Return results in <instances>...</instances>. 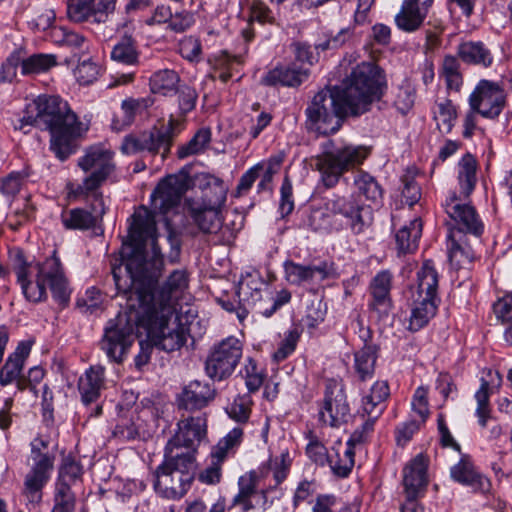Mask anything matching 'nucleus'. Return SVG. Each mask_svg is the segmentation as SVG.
<instances>
[{"instance_id": "obj_57", "label": "nucleus", "mask_w": 512, "mask_h": 512, "mask_svg": "<svg viewBox=\"0 0 512 512\" xmlns=\"http://www.w3.org/2000/svg\"><path fill=\"white\" fill-rule=\"evenodd\" d=\"M240 373L245 379V384L249 392H255L262 386L264 375L253 359H247V363Z\"/></svg>"}, {"instance_id": "obj_11", "label": "nucleus", "mask_w": 512, "mask_h": 512, "mask_svg": "<svg viewBox=\"0 0 512 512\" xmlns=\"http://www.w3.org/2000/svg\"><path fill=\"white\" fill-rule=\"evenodd\" d=\"M242 351L243 345L238 338L230 336L223 339L212 348L206 359L207 375L218 381L229 377L238 365Z\"/></svg>"}, {"instance_id": "obj_3", "label": "nucleus", "mask_w": 512, "mask_h": 512, "mask_svg": "<svg viewBox=\"0 0 512 512\" xmlns=\"http://www.w3.org/2000/svg\"><path fill=\"white\" fill-rule=\"evenodd\" d=\"M34 126L50 132V148L61 161L75 152V140L87 131L68 103L52 95H40L29 102L23 116L14 123V128L24 134Z\"/></svg>"}, {"instance_id": "obj_13", "label": "nucleus", "mask_w": 512, "mask_h": 512, "mask_svg": "<svg viewBox=\"0 0 512 512\" xmlns=\"http://www.w3.org/2000/svg\"><path fill=\"white\" fill-rule=\"evenodd\" d=\"M191 185V178L185 169L163 178L151 195L154 209L165 214L178 206Z\"/></svg>"}, {"instance_id": "obj_18", "label": "nucleus", "mask_w": 512, "mask_h": 512, "mask_svg": "<svg viewBox=\"0 0 512 512\" xmlns=\"http://www.w3.org/2000/svg\"><path fill=\"white\" fill-rule=\"evenodd\" d=\"M177 426V432L174 437L168 441L165 448L170 454L174 453V449L179 447L195 449L206 437L207 420L203 415L181 419Z\"/></svg>"}, {"instance_id": "obj_63", "label": "nucleus", "mask_w": 512, "mask_h": 512, "mask_svg": "<svg viewBox=\"0 0 512 512\" xmlns=\"http://www.w3.org/2000/svg\"><path fill=\"white\" fill-rule=\"evenodd\" d=\"M145 141L144 131L138 134H129L124 137L120 149L128 155L146 152Z\"/></svg>"}, {"instance_id": "obj_47", "label": "nucleus", "mask_w": 512, "mask_h": 512, "mask_svg": "<svg viewBox=\"0 0 512 512\" xmlns=\"http://www.w3.org/2000/svg\"><path fill=\"white\" fill-rule=\"evenodd\" d=\"M358 192L367 200L377 202L382 198V189L374 177L364 171H358L354 178Z\"/></svg>"}, {"instance_id": "obj_7", "label": "nucleus", "mask_w": 512, "mask_h": 512, "mask_svg": "<svg viewBox=\"0 0 512 512\" xmlns=\"http://www.w3.org/2000/svg\"><path fill=\"white\" fill-rule=\"evenodd\" d=\"M13 270L19 284L31 280L32 277H47L48 285L54 299L65 306L70 299V288L61 268L60 260L53 255L43 263L28 262L21 251L14 254Z\"/></svg>"}, {"instance_id": "obj_17", "label": "nucleus", "mask_w": 512, "mask_h": 512, "mask_svg": "<svg viewBox=\"0 0 512 512\" xmlns=\"http://www.w3.org/2000/svg\"><path fill=\"white\" fill-rule=\"evenodd\" d=\"M243 438L240 427L233 428L219 440L211 452V463L199 474V480L205 484H216L221 478V465L230 452L238 447Z\"/></svg>"}, {"instance_id": "obj_59", "label": "nucleus", "mask_w": 512, "mask_h": 512, "mask_svg": "<svg viewBox=\"0 0 512 512\" xmlns=\"http://www.w3.org/2000/svg\"><path fill=\"white\" fill-rule=\"evenodd\" d=\"M100 71V66L89 58L79 62L74 74L80 84L89 85L98 78Z\"/></svg>"}, {"instance_id": "obj_55", "label": "nucleus", "mask_w": 512, "mask_h": 512, "mask_svg": "<svg viewBox=\"0 0 512 512\" xmlns=\"http://www.w3.org/2000/svg\"><path fill=\"white\" fill-rule=\"evenodd\" d=\"M252 399L249 394L239 395L226 408L229 417L238 423L248 421L251 414Z\"/></svg>"}, {"instance_id": "obj_64", "label": "nucleus", "mask_w": 512, "mask_h": 512, "mask_svg": "<svg viewBox=\"0 0 512 512\" xmlns=\"http://www.w3.org/2000/svg\"><path fill=\"white\" fill-rule=\"evenodd\" d=\"M308 457L318 465H325L328 462L329 454L322 442L312 437L306 447Z\"/></svg>"}, {"instance_id": "obj_2", "label": "nucleus", "mask_w": 512, "mask_h": 512, "mask_svg": "<svg viewBox=\"0 0 512 512\" xmlns=\"http://www.w3.org/2000/svg\"><path fill=\"white\" fill-rule=\"evenodd\" d=\"M382 70L362 62L351 72L342 87L319 91L306 108L308 130L320 135L336 133L347 117H357L370 110L381 96Z\"/></svg>"}, {"instance_id": "obj_42", "label": "nucleus", "mask_w": 512, "mask_h": 512, "mask_svg": "<svg viewBox=\"0 0 512 512\" xmlns=\"http://www.w3.org/2000/svg\"><path fill=\"white\" fill-rule=\"evenodd\" d=\"M440 76L444 78L448 89L455 91L460 90L463 83V77L460 71V62L456 56H444L441 64Z\"/></svg>"}, {"instance_id": "obj_33", "label": "nucleus", "mask_w": 512, "mask_h": 512, "mask_svg": "<svg viewBox=\"0 0 512 512\" xmlns=\"http://www.w3.org/2000/svg\"><path fill=\"white\" fill-rule=\"evenodd\" d=\"M438 274L430 261L424 262L417 272V284L412 290L415 297L438 300Z\"/></svg>"}, {"instance_id": "obj_37", "label": "nucleus", "mask_w": 512, "mask_h": 512, "mask_svg": "<svg viewBox=\"0 0 512 512\" xmlns=\"http://www.w3.org/2000/svg\"><path fill=\"white\" fill-rule=\"evenodd\" d=\"M389 396V386L386 381H377L370 389V393L363 397L362 406L368 417L377 419L384 410L383 402Z\"/></svg>"}, {"instance_id": "obj_14", "label": "nucleus", "mask_w": 512, "mask_h": 512, "mask_svg": "<svg viewBox=\"0 0 512 512\" xmlns=\"http://www.w3.org/2000/svg\"><path fill=\"white\" fill-rule=\"evenodd\" d=\"M466 199L452 192L443 203V207L459 232L481 237L484 232V223L475 207L465 202Z\"/></svg>"}, {"instance_id": "obj_32", "label": "nucleus", "mask_w": 512, "mask_h": 512, "mask_svg": "<svg viewBox=\"0 0 512 512\" xmlns=\"http://www.w3.org/2000/svg\"><path fill=\"white\" fill-rule=\"evenodd\" d=\"M478 163L476 158L466 153L457 164V180L460 188L458 195L469 198L477 182Z\"/></svg>"}, {"instance_id": "obj_41", "label": "nucleus", "mask_w": 512, "mask_h": 512, "mask_svg": "<svg viewBox=\"0 0 512 512\" xmlns=\"http://www.w3.org/2000/svg\"><path fill=\"white\" fill-rule=\"evenodd\" d=\"M377 350L373 345H365L355 353V371L361 380L370 378L374 373Z\"/></svg>"}, {"instance_id": "obj_61", "label": "nucleus", "mask_w": 512, "mask_h": 512, "mask_svg": "<svg viewBox=\"0 0 512 512\" xmlns=\"http://www.w3.org/2000/svg\"><path fill=\"white\" fill-rule=\"evenodd\" d=\"M439 129L450 132L453 121L456 119V109L450 100L438 104V113L435 116Z\"/></svg>"}, {"instance_id": "obj_19", "label": "nucleus", "mask_w": 512, "mask_h": 512, "mask_svg": "<svg viewBox=\"0 0 512 512\" xmlns=\"http://www.w3.org/2000/svg\"><path fill=\"white\" fill-rule=\"evenodd\" d=\"M95 0H68L67 15L76 23L100 24L106 22L108 15L115 9V0H101L97 7Z\"/></svg>"}, {"instance_id": "obj_54", "label": "nucleus", "mask_w": 512, "mask_h": 512, "mask_svg": "<svg viewBox=\"0 0 512 512\" xmlns=\"http://www.w3.org/2000/svg\"><path fill=\"white\" fill-rule=\"evenodd\" d=\"M241 63V57L230 55L226 51H222L217 54L213 59V67L215 70L214 77H218L223 83L227 82L231 78L230 71L234 65Z\"/></svg>"}, {"instance_id": "obj_23", "label": "nucleus", "mask_w": 512, "mask_h": 512, "mask_svg": "<svg viewBox=\"0 0 512 512\" xmlns=\"http://www.w3.org/2000/svg\"><path fill=\"white\" fill-rule=\"evenodd\" d=\"M215 396L216 389L212 384L194 380L184 386L178 397V406L190 411L200 410L212 402Z\"/></svg>"}, {"instance_id": "obj_4", "label": "nucleus", "mask_w": 512, "mask_h": 512, "mask_svg": "<svg viewBox=\"0 0 512 512\" xmlns=\"http://www.w3.org/2000/svg\"><path fill=\"white\" fill-rule=\"evenodd\" d=\"M132 223L129 227V234L127 240L123 242L121 250V261L118 267L122 269V277L126 278L130 273L127 270V258L125 255V248L131 247L134 254H140L145 258V261H150L154 256L159 258L161 266L159 269V279L163 268V256L157 244V229L155 215L146 207L138 208L133 216ZM116 266H113L112 270ZM158 280H156L152 293L154 295V303L158 309H161L162 304L173 305L172 298L177 297L188 287V275L185 270L173 271L160 291H156Z\"/></svg>"}, {"instance_id": "obj_28", "label": "nucleus", "mask_w": 512, "mask_h": 512, "mask_svg": "<svg viewBox=\"0 0 512 512\" xmlns=\"http://www.w3.org/2000/svg\"><path fill=\"white\" fill-rule=\"evenodd\" d=\"M105 387L104 368L93 366L80 377L78 389L85 405L96 402Z\"/></svg>"}, {"instance_id": "obj_52", "label": "nucleus", "mask_w": 512, "mask_h": 512, "mask_svg": "<svg viewBox=\"0 0 512 512\" xmlns=\"http://www.w3.org/2000/svg\"><path fill=\"white\" fill-rule=\"evenodd\" d=\"M211 141V131L208 128H202L193 136V138L185 145L181 146L177 155L180 159L190 155L201 153Z\"/></svg>"}, {"instance_id": "obj_20", "label": "nucleus", "mask_w": 512, "mask_h": 512, "mask_svg": "<svg viewBox=\"0 0 512 512\" xmlns=\"http://www.w3.org/2000/svg\"><path fill=\"white\" fill-rule=\"evenodd\" d=\"M285 279L293 285H301L314 280H325L336 276L332 263L320 262L319 264L302 265L293 261L284 263Z\"/></svg>"}, {"instance_id": "obj_50", "label": "nucleus", "mask_w": 512, "mask_h": 512, "mask_svg": "<svg viewBox=\"0 0 512 512\" xmlns=\"http://www.w3.org/2000/svg\"><path fill=\"white\" fill-rule=\"evenodd\" d=\"M262 285L263 284L256 278H243L239 282L236 291L239 301L247 303L249 305H256L257 302L262 299Z\"/></svg>"}, {"instance_id": "obj_6", "label": "nucleus", "mask_w": 512, "mask_h": 512, "mask_svg": "<svg viewBox=\"0 0 512 512\" xmlns=\"http://www.w3.org/2000/svg\"><path fill=\"white\" fill-rule=\"evenodd\" d=\"M194 479V457L191 452L168 453L156 471L154 488L167 499L182 498L190 489Z\"/></svg>"}, {"instance_id": "obj_39", "label": "nucleus", "mask_w": 512, "mask_h": 512, "mask_svg": "<svg viewBox=\"0 0 512 512\" xmlns=\"http://www.w3.org/2000/svg\"><path fill=\"white\" fill-rule=\"evenodd\" d=\"M412 298L413 308L410 317V329L416 331L424 327L435 315L437 301L415 297V295H412Z\"/></svg>"}, {"instance_id": "obj_45", "label": "nucleus", "mask_w": 512, "mask_h": 512, "mask_svg": "<svg viewBox=\"0 0 512 512\" xmlns=\"http://www.w3.org/2000/svg\"><path fill=\"white\" fill-rule=\"evenodd\" d=\"M448 256L450 263L456 268H463L471 264L475 258V253L468 245H463L461 240L450 237L448 245Z\"/></svg>"}, {"instance_id": "obj_16", "label": "nucleus", "mask_w": 512, "mask_h": 512, "mask_svg": "<svg viewBox=\"0 0 512 512\" xmlns=\"http://www.w3.org/2000/svg\"><path fill=\"white\" fill-rule=\"evenodd\" d=\"M471 110L485 118H497L505 106V93L494 82L481 80L469 97Z\"/></svg>"}, {"instance_id": "obj_8", "label": "nucleus", "mask_w": 512, "mask_h": 512, "mask_svg": "<svg viewBox=\"0 0 512 512\" xmlns=\"http://www.w3.org/2000/svg\"><path fill=\"white\" fill-rule=\"evenodd\" d=\"M125 295L128 296V293ZM127 307L129 314L120 313L114 320L109 321L100 341V347L107 357L117 363L123 361L134 343V329L136 325H139V321L136 320L137 309H132L128 302Z\"/></svg>"}, {"instance_id": "obj_40", "label": "nucleus", "mask_w": 512, "mask_h": 512, "mask_svg": "<svg viewBox=\"0 0 512 512\" xmlns=\"http://www.w3.org/2000/svg\"><path fill=\"white\" fill-rule=\"evenodd\" d=\"M422 233V222L413 219L408 225L403 226L396 234L398 250L402 253H411L418 247V241Z\"/></svg>"}, {"instance_id": "obj_29", "label": "nucleus", "mask_w": 512, "mask_h": 512, "mask_svg": "<svg viewBox=\"0 0 512 512\" xmlns=\"http://www.w3.org/2000/svg\"><path fill=\"white\" fill-rule=\"evenodd\" d=\"M308 76L304 69L296 68L294 66H276L269 70L261 79V83L266 86H298Z\"/></svg>"}, {"instance_id": "obj_1", "label": "nucleus", "mask_w": 512, "mask_h": 512, "mask_svg": "<svg viewBox=\"0 0 512 512\" xmlns=\"http://www.w3.org/2000/svg\"><path fill=\"white\" fill-rule=\"evenodd\" d=\"M127 270L130 273L122 277V269H113V280L117 293H128V303L137 309L136 320L145 327L154 345L171 352L182 347L186 342L187 327L180 322L173 305L162 304L161 309L154 303L153 287L159 275L161 262L155 256L150 261L140 254H134L131 247L125 248Z\"/></svg>"}, {"instance_id": "obj_44", "label": "nucleus", "mask_w": 512, "mask_h": 512, "mask_svg": "<svg viewBox=\"0 0 512 512\" xmlns=\"http://www.w3.org/2000/svg\"><path fill=\"white\" fill-rule=\"evenodd\" d=\"M76 489L67 484L56 483L54 491V505L51 512H73L76 506Z\"/></svg>"}, {"instance_id": "obj_62", "label": "nucleus", "mask_w": 512, "mask_h": 512, "mask_svg": "<svg viewBox=\"0 0 512 512\" xmlns=\"http://www.w3.org/2000/svg\"><path fill=\"white\" fill-rule=\"evenodd\" d=\"M18 67L22 68V50H15L2 64L0 69V81L12 82L16 75Z\"/></svg>"}, {"instance_id": "obj_48", "label": "nucleus", "mask_w": 512, "mask_h": 512, "mask_svg": "<svg viewBox=\"0 0 512 512\" xmlns=\"http://www.w3.org/2000/svg\"><path fill=\"white\" fill-rule=\"evenodd\" d=\"M111 58L126 65L136 64L138 62V52L135 47V41L130 36L123 37L114 46Z\"/></svg>"}, {"instance_id": "obj_60", "label": "nucleus", "mask_w": 512, "mask_h": 512, "mask_svg": "<svg viewBox=\"0 0 512 512\" xmlns=\"http://www.w3.org/2000/svg\"><path fill=\"white\" fill-rule=\"evenodd\" d=\"M46 283L47 277H37L34 282L29 280L20 285L27 300L38 302L46 297Z\"/></svg>"}, {"instance_id": "obj_58", "label": "nucleus", "mask_w": 512, "mask_h": 512, "mask_svg": "<svg viewBox=\"0 0 512 512\" xmlns=\"http://www.w3.org/2000/svg\"><path fill=\"white\" fill-rule=\"evenodd\" d=\"M299 338L300 333L296 328L287 331L273 354V360L279 363L287 359L295 351Z\"/></svg>"}, {"instance_id": "obj_30", "label": "nucleus", "mask_w": 512, "mask_h": 512, "mask_svg": "<svg viewBox=\"0 0 512 512\" xmlns=\"http://www.w3.org/2000/svg\"><path fill=\"white\" fill-rule=\"evenodd\" d=\"M31 346L28 343H20L16 350L7 358L0 369V385L12 384L22 374L25 360L29 356Z\"/></svg>"}, {"instance_id": "obj_56", "label": "nucleus", "mask_w": 512, "mask_h": 512, "mask_svg": "<svg viewBox=\"0 0 512 512\" xmlns=\"http://www.w3.org/2000/svg\"><path fill=\"white\" fill-rule=\"evenodd\" d=\"M489 390L490 382L488 380L482 379L480 388L475 393V399L477 401L476 414L482 427L486 426V422L490 417Z\"/></svg>"}, {"instance_id": "obj_9", "label": "nucleus", "mask_w": 512, "mask_h": 512, "mask_svg": "<svg viewBox=\"0 0 512 512\" xmlns=\"http://www.w3.org/2000/svg\"><path fill=\"white\" fill-rule=\"evenodd\" d=\"M114 153L102 146H92L79 158L78 166L89 173L79 184L74 193L88 195L95 192L115 170Z\"/></svg>"}, {"instance_id": "obj_35", "label": "nucleus", "mask_w": 512, "mask_h": 512, "mask_svg": "<svg viewBox=\"0 0 512 512\" xmlns=\"http://www.w3.org/2000/svg\"><path fill=\"white\" fill-rule=\"evenodd\" d=\"M354 451L346 448L340 441L337 442L329 454L328 464L334 475L340 478L347 477L354 467Z\"/></svg>"}, {"instance_id": "obj_5", "label": "nucleus", "mask_w": 512, "mask_h": 512, "mask_svg": "<svg viewBox=\"0 0 512 512\" xmlns=\"http://www.w3.org/2000/svg\"><path fill=\"white\" fill-rule=\"evenodd\" d=\"M370 148L363 145H345L334 148L332 141L323 145V151L314 159V167L326 188L335 187L342 175L361 165L369 156Z\"/></svg>"}, {"instance_id": "obj_27", "label": "nucleus", "mask_w": 512, "mask_h": 512, "mask_svg": "<svg viewBox=\"0 0 512 512\" xmlns=\"http://www.w3.org/2000/svg\"><path fill=\"white\" fill-rule=\"evenodd\" d=\"M430 6L419 5V2L412 0H403L400 11L395 16L396 26L404 32H414L418 30L427 17Z\"/></svg>"}, {"instance_id": "obj_21", "label": "nucleus", "mask_w": 512, "mask_h": 512, "mask_svg": "<svg viewBox=\"0 0 512 512\" xmlns=\"http://www.w3.org/2000/svg\"><path fill=\"white\" fill-rule=\"evenodd\" d=\"M52 468L53 458L42 457L25 476L23 495L30 504L38 505L42 501V490L50 478Z\"/></svg>"}, {"instance_id": "obj_25", "label": "nucleus", "mask_w": 512, "mask_h": 512, "mask_svg": "<svg viewBox=\"0 0 512 512\" xmlns=\"http://www.w3.org/2000/svg\"><path fill=\"white\" fill-rule=\"evenodd\" d=\"M451 478L474 491L486 492L489 490L490 482L474 466L469 456L464 455L460 461L451 467Z\"/></svg>"}, {"instance_id": "obj_10", "label": "nucleus", "mask_w": 512, "mask_h": 512, "mask_svg": "<svg viewBox=\"0 0 512 512\" xmlns=\"http://www.w3.org/2000/svg\"><path fill=\"white\" fill-rule=\"evenodd\" d=\"M225 201V189L216 184L205 191L201 202H188L189 215L203 233H215L220 229V208Z\"/></svg>"}, {"instance_id": "obj_26", "label": "nucleus", "mask_w": 512, "mask_h": 512, "mask_svg": "<svg viewBox=\"0 0 512 512\" xmlns=\"http://www.w3.org/2000/svg\"><path fill=\"white\" fill-rule=\"evenodd\" d=\"M428 459L418 454L404 469L403 483L407 497L416 498L427 485Z\"/></svg>"}, {"instance_id": "obj_34", "label": "nucleus", "mask_w": 512, "mask_h": 512, "mask_svg": "<svg viewBox=\"0 0 512 512\" xmlns=\"http://www.w3.org/2000/svg\"><path fill=\"white\" fill-rule=\"evenodd\" d=\"M392 275L388 271L379 272L372 280L370 289L373 296L371 307L386 312L390 306V289Z\"/></svg>"}, {"instance_id": "obj_49", "label": "nucleus", "mask_w": 512, "mask_h": 512, "mask_svg": "<svg viewBox=\"0 0 512 512\" xmlns=\"http://www.w3.org/2000/svg\"><path fill=\"white\" fill-rule=\"evenodd\" d=\"M82 467L72 457L67 456L63 458L59 477L56 483L67 484L72 489H76L81 482Z\"/></svg>"}, {"instance_id": "obj_46", "label": "nucleus", "mask_w": 512, "mask_h": 512, "mask_svg": "<svg viewBox=\"0 0 512 512\" xmlns=\"http://www.w3.org/2000/svg\"><path fill=\"white\" fill-rule=\"evenodd\" d=\"M62 222L67 229L86 230L96 224V217L84 209L75 208L62 214Z\"/></svg>"}, {"instance_id": "obj_38", "label": "nucleus", "mask_w": 512, "mask_h": 512, "mask_svg": "<svg viewBox=\"0 0 512 512\" xmlns=\"http://www.w3.org/2000/svg\"><path fill=\"white\" fill-rule=\"evenodd\" d=\"M180 76L172 69H162L156 71L149 81L150 90L154 94L164 96L172 95L178 92Z\"/></svg>"}, {"instance_id": "obj_51", "label": "nucleus", "mask_w": 512, "mask_h": 512, "mask_svg": "<svg viewBox=\"0 0 512 512\" xmlns=\"http://www.w3.org/2000/svg\"><path fill=\"white\" fill-rule=\"evenodd\" d=\"M290 465L291 460L289 457V453L285 451L282 452L280 456H277L274 459H270L267 466H262L268 469V475L270 474V472H272L273 483L269 482V488H276L280 483H282L286 479Z\"/></svg>"}, {"instance_id": "obj_15", "label": "nucleus", "mask_w": 512, "mask_h": 512, "mask_svg": "<svg viewBox=\"0 0 512 512\" xmlns=\"http://www.w3.org/2000/svg\"><path fill=\"white\" fill-rule=\"evenodd\" d=\"M319 415L320 420L331 427H339L347 421L350 408L341 381L336 379L326 381L323 406Z\"/></svg>"}, {"instance_id": "obj_36", "label": "nucleus", "mask_w": 512, "mask_h": 512, "mask_svg": "<svg viewBox=\"0 0 512 512\" xmlns=\"http://www.w3.org/2000/svg\"><path fill=\"white\" fill-rule=\"evenodd\" d=\"M458 56L468 64L489 67L493 63L491 51L482 42H464L458 46Z\"/></svg>"}, {"instance_id": "obj_43", "label": "nucleus", "mask_w": 512, "mask_h": 512, "mask_svg": "<svg viewBox=\"0 0 512 512\" xmlns=\"http://www.w3.org/2000/svg\"><path fill=\"white\" fill-rule=\"evenodd\" d=\"M56 65L55 56L50 54H33L25 57L22 51V75L40 74Z\"/></svg>"}, {"instance_id": "obj_24", "label": "nucleus", "mask_w": 512, "mask_h": 512, "mask_svg": "<svg viewBox=\"0 0 512 512\" xmlns=\"http://www.w3.org/2000/svg\"><path fill=\"white\" fill-rule=\"evenodd\" d=\"M178 124L176 120L171 118L167 124L162 123L159 126H153L151 129L144 131L146 152L151 155L161 154L165 159L170 153V149L175 136V126Z\"/></svg>"}, {"instance_id": "obj_31", "label": "nucleus", "mask_w": 512, "mask_h": 512, "mask_svg": "<svg viewBox=\"0 0 512 512\" xmlns=\"http://www.w3.org/2000/svg\"><path fill=\"white\" fill-rule=\"evenodd\" d=\"M154 104L152 97L142 98H127L121 103L122 116H115L112 121V128L116 131H121L127 126H130L136 115L142 114L147 111Z\"/></svg>"}, {"instance_id": "obj_53", "label": "nucleus", "mask_w": 512, "mask_h": 512, "mask_svg": "<svg viewBox=\"0 0 512 512\" xmlns=\"http://www.w3.org/2000/svg\"><path fill=\"white\" fill-rule=\"evenodd\" d=\"M249 10V21H257L261 24H274L276 22L278 12L270 9L262 0H251L243 2Z\"/></svg>"}, {"instance_id": "obj_22", "label": "nucleus", "mask_w": 512, "mask_h": 512, "mask_svg": "<svg viewBox=\"0 0 512 512\" xmlns=\"http://www.w3.org/2000/svg\"><path fill=\"white\" fill-rule=\"evenodd\" d=\"M325 210L347 218L355 233H361L367 225L366 220L362 216L364 208L356 201L353 195L348 197L333 195L325 202Z\"/></svg>"}, {"instance_id": "obj_12", "label": "nucleus", "mask_w": 512, "mask_h": 512, "mask_svg": "<svg viewBox=\"0 0 512 512\" xmlns=\"http://www.w3.org/2000/svg\"><path fill=\"white\" fill-rule=\"evenodd\" d=\"M268 478V469L259 467L242 475L238 480L239 491L234 496L232 504L240 506L242 512L254 509L261 502L263 510L267 508L269 485L259 489L262 482Z\"/></svg>"}]
</instances>
